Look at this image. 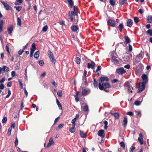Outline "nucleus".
Wrapping results in <instances>:
<instances>
[{"label":"nucleus","mask_w":152,"mask_h":152,"mask_svg":"<svg viewBox=\"0 0 152 152\" xmlns=\"http://www.w3.org/2000/svg\"><path fill=\"white\" fill-rule=\"evenodd\" d=\"M73 11L69 12V15L70 20L74 23H76L78 21V16L77 15V7L74 6L73 8Z\"/></svg>","instance_id":"nucleus-1"},{"label":"nucleus","mask_w":152,"mask_h":152,"mask_svg":"<svg viewBox=\"0 0 152 152\" xmlns=\"http://www.w3.org/2000/svg\"><path fill=\"white\" fill-rule=\"evenodd\" d=\"M98 86L100 90H102L104 88H109L110 87V85L108 83H99Z\"/></svg>","instance_id":"nucleus-2"},{"label":"nucleus","mask_w":152,"mask_h":152,"mask_svg":"<svg viewBox=\"0 0 152 152\" xmlns=\"http://www.w3.org/2000/svg\"><path fill=\"white\" fill-rule=\"evenodd\" d=\"M124 86L127 88L129 92H132L133 88L132 87L131 83H129L128 82H126L124 84Z\"/></svg>","instance_id":"nucleus-3"},{"label":"nucleus","mask_w":152,"mask_h":152,"mask_svg":"<svg viewBox=\"0 0 152 152\" xmlns=\"http://www.w3.org/2000/svg\"><path fill=\"white\" fill-rule=\"evenodd\" d=\"M112 58V61L115 64H119V61L118 58L114 54H111V55Z\"/></svg>","instance_id":"nucleus-4"},{"label":"nucleus","mask_w":152,"mask_h":152,"mask_svg":"<svg viewBox=\"0 0 152 152\" xmlns=\"http://www.w3.org/2000/svg\"><path fill=\"white\" fill-rule=\"evenodd\" d=\"M107 23L108 24L113 27H115L116 26V23L115 20L112 19H110L107 20Z\"/></svg>","instance_id":"nucleus-5"},{"label":"nucleus","mask_w":152,"mask_h":152,"mask_svg":"<svg viewBox=\"0 0 152 152\" xmlns=\"http://www.w3.org/2000/svg\"><path fill=\"white\" fill-rule=\"evenodd\" d=\"M142 83L144 84H146L148 81V77L145 74L142 75Z\"/></svg>","instance_id":"nucleus-6"},{"label":"nucleus","mask_w":152,"mask_h":152,"mask_svg":"<svg viewBox=\"0 0 152 152\" xmlns=\"http://www.w3.org/2000/svg\"><path fill=\"white\" fill-rule=\"evenodd\" d=\"M109 80L108 78L107 77H101L100 78V80H99V83H104V82H107Z\"/></svg>","instance_id":"nucleus-7"},{"label":"nucleus","mask_w":152,"mask_h":152,"mask_svg":"<svg viewBox=\"0 0 152 152\" xmlns=\"http://www.w3.org/2000/svg\"><path fill=\"white\" fill-rule=\"evenodd\" d=\"M82 94L83 95H87V94H89L90 92V90L89 89H83V88H82Z\"/></svg>","instance_id":"nucleus-8"},{"label":"nucleus","mask_w":152,"mask_h":152,"mask_svg":"<svg viewBox=\"0 0 152 152\" xmlns=\"http://www.w3.org/2000/svg\"><path fill=\"white\" fill-rule=\"evenodd\" d=\"M116 71L119 74H122L126 72L124 69L123 67L117 69Z\"/></svg>","instance_id":"nucleus-9"},{"label":"nucleus","mask_w":152,"mask_h":152,"mask_svg":"<svg viewBox=\"0 0 152 152\" xmlns=\"http://www.w3.org/2000/svg\"><path fill=\"white\" fill-rule=\"evenodd\" d=\"M132 56V54L131 53L124 56V58L126 61H129L131 60Z\"/></svg>","instance_id":"nucleus-10"},{"label":"nucleus","mask_w":152,"mask_h":152,"mask_svg":"<svg viewBox=\"0 0 152 152\" xmlns=\"http://www.w3.org/2000/svg\"><path fill=\"white\" fill-rule=\"evenodd\" d=\"M98 135L104 138V137L105 134L104 133V131L103 130H101L98 132Z\"/></svg>","instance_id":"nucleus-11"},{"label":"nucleus","mask_w":152,"mask_h":152,"mask_svg":"<svg viewBox=\"0 0 152 152\" xmlns=\"http://www.w3.org/2000/svg\"><path fill=\"white\" fill-rule=\"evenodd\" d=\"M145 84L142 83L141 85H140L138 91L139 93L142 91L145 88Z\"/></svg>","instance_id":"nucleus-12"},{"label":"nucleus","mask_w":152,"mask_h":152,"mask_svg":"<svg viewBox=\"0 0 152 152\" xmlns=\"http://www.w3.org/2000/svg\"><path fill=\"white\" fill-rule=\"evenodd\" d=\"M143 53H141L137 56L136 58V59L138 60L137 62H139L140 60L143 58Z\"/></svg>","instance_id":"nucleus-13"},{"label":"nucleus","mask_w":152,"mask_h":152,"mask_svg":"<svg viewBox=\"0 0 152 152\" xmlns=\"http://www.w3.org/2000/svg\"><path fill=\"white\" fill-rule=\"evenodd\" d=\"M71 29L73 32H76L78 29V27L77 26L73 25L71 27Z\"/></svg>","instance_id":"nucleus-14"},{"label":"nucleus","mask_w":152,"mask_h":152,"mask_svg":"<svg viewBox=\"0 0 152 152\" xmlns=\"http://www.w3.org/2000/svg\"><path fill=\"white\" fill-rule=\"evenodd\" d=\"M2 4L4 5V8L7 10H9L10 9V7L9 5L7 3H6L3 1L1 2Z\"/></svg>","instance_id":"nucleus-15"},{"label":"nucleus","mask_w":152,"mask_h":152,"mask_svg":"<svg viewBox=\"0 0 152 152\" xmlns=\"http://www.w3.org/2000/svg\"><path fill=\"white\" fill-rule=\"evenodd\" d=\"M95 65V63L93 61H91V63H88L87 67L88 68H91V69H93L94 68Z\"/></svg>","instance_id":"nucleus-16"},{"label":"nucleus","mask_w":152,"mask_h":152,"mask_svg":"<svg viewBox=\"0 0 152 152\" xmlns=\"http://www.w3.org/2000/svg\"><path fill=\"white\" fill-rule=\"evenodd\" d=\"M143 137L142 134L140 133L139 134V137L138 138V140L140 142V145H142L143 143L142 142Z\"/></svg>","instance_id":"nucleus-17"},{"label":"nucleus","mask_w":152,"mask_h":152,"mask_svg":"<svg viewBox=\"0 0 152 152\" xmlns=\"http://www.w3.org/2000/svg\"><path fill=\"white\" fill-rule=\"evenodd\" d=\"M133 22L132 20L129 19L127 21V26L129 27H131L132 25Z\"/></svg>","instance_id":"nucleus-18"},{"label":"nucleus","mask_w":152,"mask_h":152,"mask_svg":"<svg viewBox=\"0 0 152 152\" xmlns=\"http://www.w3.org/2000/svg\"><path fill=\"white\" fill-rule=\"evenodd\" d=\"M36 49L37 48L36 46V44L35 42H34L31 45L30 51L34 52V51L36 50Z\"/></svg>","instance_id":"nucleus-19"},{"label":"nucleus","mask_w":152,"mask_h":152,"mask_svg":"<svg viewBox=\"0 0 152 152\" xmlns=\"http://www.w3.org/2000/svg\"><path fill=\"white\" fill-rule=\"evenodd\" d=\"M127 119L126 117H124V120L123 121V126L124 127H125L127 126Z\"/></svg>","instance_id":"nucleus-20"},{"label":"nucleus","mask_w":152,"mask_h":152,"mask_svg":"<svg viewBox=\"0 0 152 152\" xmlns=\"http://www.w3.org/2000/svg\"><path fill=\"white\" fill-rule=\"evenodd\" d=\"M142 70V67L141 66L140 68L139 67H136V73L137 74H139L141 72Z\"/></svg>","instance_id":"nucleus-21"},{"label":"nucleus","mask_w":152,"mask_h":152,"mask_svg":"<svg viewBox=\"0 0 152 152\" xmlns=\"http://www.w3.org/2000/svg\"><path fill=\"white\" fill-rule=\"evenodd\" d=\"M54 143V142L53 141V138L52 137H50L49 140V142L47 146L48 147H49Z\"/></svg>","instance_id":"nucleus-22"},{"label":"nucleus","mask_w":152,"mask_h":152,"mask_svg":"<svg viewBox=\"0 0 152 152\" xmlns=\"http://www.w3.org/2000/svg\"><path fill=\"white\" fill-rule=\"evenodd\" d=\"M13 30V26L12 25L8 27L7 28L8 34H10L12 33Z\"/></svg>","instance_id":"nucleus-23"},{"label":"nucleus","mask_w":152,"mask_h":152,"mask_svg":"<svg viewBox=\"0 0 152 152\" xmlns=\"http://www.w3.org/2000/svg\"><path fill=\"white\" fill-rule=\"evenodd\" d=\"M51 61L53 63L55 64L56 61L53 55H52L51 56H49Z\"/></svg>","instance_id":"nucleus-24"},{"label":"nucleus","mask_w":152,"mask_h":152,"mask_svg":"<svg viewBox=\"0 0 152 152\" xmlns=\"http://www.w3.org/2000/svg\"><path fill=\"white\" fill-rule=\"evenodd\" d=\"M124 38L125 39V43L126 44H127L128 43H129L131 42L129 38L128 37L125 36L124 37Z\"/></svg>","instance_id":"nucleus-25"},{"label":"nucleus","mask_w":152,"mask_h":152,"mask_svg":"<svg viewBox=\"0 0 152 152\" xmlns=\"http://www.w3.org/2000/svg\"><path fill=\"white\" fill-rule=\"evenodd\" d=\"M2 70H3L4 72L5 71L8 72L9 71V68L6 66H2Z\"/></svg>","instance_id":"nucleus-26"},{"label":"nucleus","mask_w":152,"mask_h":152,"mask_svg":"<svg viewBox=\"0 0 152 152\" xmlns=\"http://www.w3.org/2000/svg\"><path fill=\"white\" fill-rule=\"evenodd\" d=\"M120 32H122V29L124 28V25L123 23H120L118 27Z\"/></svg>","instance_id":"nucleus-27"},{"label":"nucleus","mask_w":152,"mask_h":152,"mask_svg":"<svg viewBox=\"0 0 152 152\" xmlns=\"http://www.w3.org/2000/svg\"><path fill=\"white\" fill-rule=\"evenodd\" d=\"M147 22L148 23H151L152 22V16L151 15H148L147 18Z\"/></svg>","instance_id":"nucleus-28"},{"label":"nucleus","mask_w":152,"mask_h":152,"mask_svg":"<svg viewBox=\"0 0 152 152\" xmlns=\"http://www.w3.org/2000/svg\"><path fill=\"white\" fill-rule=\"evenodd\" d=\"M39 51H37L36 52L34 55V57L36 59H38L39 57Z\"/></svg>","instance_id":"nucleus-29"},{"label":"nucleus","mask_w":152,"mask_h":152,"mask_svg":"<svg viewBox=\"0 0 152 152\" xmlns=\"http://www.w3.org/2000/svg\"><path fill=\"white\" fill-rule=\"evenodd\" d=\"M83 110L85 112H87L88 111V107L87 105H85L82 107Z\"/></svg>","instance_id":"nucleus-30"},{"label":"nucleus","mask_w":152,"mask_h":152,"mask_svg":"<svg viewBox=\"0 0 152 152\" xmlns=\"http://www.w3.org/2000/svg\"><path fill=\"white\" fill-rule=\"evenodd\" d=\"M80 134L81 137L82 138H86V134H85L83 132L81 131H80Z\"/></svg>","instance_id":"nucleus-31"},{"label":"nucleus","mask_w":152,"mask_h":152,"mask_svg":"<svg viewBox=\"0 0 152 152\" xmlns=\"http://www.w3.org/2000/svg\"><path fill=\"white\" fill-rule=\"evenodd\" d=\"M83 82H84V83L85 85L86 86H87L88 84L87 81V79L86 77H83Z\"/></svg>","instance_id":"nucleus-32"},{"label":"nucleus","mask_w":152,"mask_h":152,"mask_svg":"<svg viewBox=\"0 0 152 152\" xmlns=\"http://www.w3.org/2000/svg\"><path fill=\"white\" fill-rule=\"evenodd\" d=\"M23 2V0H16V1L15 2L14 4L15 5H19L20 4L19 3H21Z\"/></svg>","instance_id":"nucleus-33"},{"label":"nucleus","mask_w":152,"mask_h":152,"mask_svg":"<svg viewBox=\"0 0 152 152\" xmlns=\"http://www.w3.org/2000/svg\"><path fill=\"white\" fill-rule=\"evenodd\" d=\"M75 61L76 63L77 64H79L80 63V58L78 57H77L75 58Z\"/></svg>","instance_id":"nucleus-34"},{"label":"nucleus","mask_w":152,"mask_h":152,"mask_svg":"<svg viewBox=\"0 0 152 152\" xmlns=\"http://www.w3.org/2000/svg\"><path fill=\"white\" fill-rule=\"evenodd\" d=\"M56 103L59 107V109L60 110H62V107L60 103L59 102L58 100L57 99H56Z\"/></svg>","instance_id":"nucleus-35"},{"label":"nucleus","mask_w":152,"mask_h":152,"mask_svg":"<svg viewBox=\"0 0 152 152\" xmlns=\"http://www.w3.org/2000/svg\"><path fill=\"white\" fill-rule=\"evenodd\" d=\"M67 1L68 2V3L71 7V8H72L73 5V3L72 0H67Z\"/></svg>","instance_id":"nucleus-36"},{"label":"nucleus","mask_w":152,"mask_h":152,"mask_svg":"<svg viewBox=\"0 0 152 152\" xmlns=\"http://www.w3.org/2000/svg\"><path fill=\"white\" fill-rule=\"evenodd\" d=\"M17 20L18 25L19 26H20L21 24V19L19 18H17Z\"/></svg>","instance_id":"nucleus-37"},{"label":"nucleus","mask_w":152,"mask_h":152,"mask_svg":"<svg viewBox=\"0 0 152 152\" xmlns=\"http://www.w3.org/2000/svg\"><path fill=\"white\" fill-rule=\"evenodd\" d=\"M14 8H16V10L18 11H20L22 8V7L20 6H15Z\"/></svg>","instance_id":"nucleus-38"},{"label":"nucleus","mask_w":152,"mask_h":152,"mask_svg":"<svg viewBox=\"0 0 152 152\" xmlns=\"http://www.w3.org/2000/svg\"><path fill=\"white\" fill-rule=\"evenodd\" d=\"M20 64L19 62H18L16 64V66H15V69L16 70H18L19 69L20 66Z\"/></svg>","instance_id":"nucleus-39"},{"label":"nucleus","mask_w":152,"mask_h":152,"mask_svg":"<svg viewBox=\"0 0 152 152\" xmlns=\"http://www.w3.org/2000/svg\"><path fill=\"white\" fill-rule=\"evenodd\" d=\"M94 83H93L94 87H97V84L96 81L94 78H93Z\"/></svg>","instance_id":"nucleus-40"},{"label":"nucleus","mask_w":152,"mask_h":152,"mask_svg":"<svg viewBox=\"0 0 152 152\" xmlns=\"http://www.w3.org/2000/svg\"><path fill=\"white\" fill-rule=\"evenodd\" d=\"M146 33L148 34H149L150 36H152V30L149 29L146 31Z\"/></svg>","instance_id":"nucleus-41"},{"label":"nucleus","mask_w":152,"mask_h":152,"mask_svg":"<svg viewBox=\"0 0 152 152\" xmlns=\"http://www.w3.org/2000/svg\"><path fill=\"white\" fill-rule=\"evenodd\" d=\"M109 2L112 6L114 5L115 3V1L114 0H110Z\"/></svg>","instance_id":"nucleus-42"},{"label":"nucleus","mask_w":152,"mask_h":152,"mask_svg":"<svg viewBox=\"0 0 152 152\" xmlns=\"http://www.w3.org/2000/svg\"><path fill=\"white\" fill-rule=\"evenodd\" d=\"M104 128L105 129H107V125L108 124V122L107 121H105L104 122Z\"/></svg>","instance_id":"nucleus-43"},{"label":"nucleus","mask_w":152,"mask_h":152,"mask_svg":"<svg viewBox=\"0 0 152 152\" xmlns=\"http://www.w3.org/2000/svg\"><path fill=\"white\" fill-rule=\"evenodd\" d=\"M127 2L126 0H119V3L121 4H123Z\"/></svg>","instance_id":"nucleus-44"},{"label":"nucleus","mask_w":152,"mask_h":152,"mask_svg":"<svg viewBox=\"0 0 152 152\" xmlns=\"http://www.w3.org/2000/svg\"><path fill=\"white\" fill-rule=\"evenodd\" d=\"M114 116L115 118L116 119H118L119 116V114L118 113H114Z\"/></svg>","instance_id":"nucleus-45"},{"label":"nucleus","mask_w":152,"mask_h":152,"mask_svg":"<svg viewBox=\"0 0 152 152\" xmlns=\"http://www.w3.org/2000/svg\"><path fill=\"white\" fill-rule=\"evenodd\" d=\"M64 126V125L63 124H60L57 127V129L58 130H59L61 128H62L63 126Z\"/></svg>","instance_id":"nucleus-46"},{"label":"nucleus","mask_w":152,"mask_h":152,"mask_svg":"<svg viewBox=\"0 0 152 152\" xmlns=\"http://www.w3.org/2000/svg\"><path fill=\"white\" fill-rule=\"evenodd\" d=\"M48 27L47 25L45 26L42 28V31L44 32H45L47 30Z\"/></svg>","instance_id":"nucleus-47"},{"label":"nucleus","mask_w":152,"mask_h":152,"mask_svg":"<svg viewBox=\"0 0 152 152\" xmlns=\"http://www.w3.org/2000/svg\"><path fill=\"white\" fill-rule=\"evenodd\" d=\"M141 102L140 101H136L135 102L134 104L136 106H139Z\"/></svg>","instance_id":"nucleus-48"},{"label":"nucleus","mask_w":152,"mask_h":152,"mask_svg":"<svg viewBox=\"0 0 152 152\" xmlns=\"http://www.w3.org/2000/svg\"><path fill=\"white\" fill-rule=\"evenodd\" d=\"M11 128H9L8 129L7 133V134L8 136H10L11 134Z\"/></svg>","instance_id":"nucleus-49"},{"label":"nucleus","mask_w":152,"mask_h":152,"mask_svg":"<svg viewBox=\"0 0 152 152\" xmlns=\"http://www.w3.org/2000/svg\"><path fill=\"white\" fill-rule=\"evenodd\" d=\"M62 92L61 91H59L57 93V95L59 97H61L62 95Z\"/></svg>","instance_id":"nucleus-50"},{"label":"nucleus","mask_w":152,"mask_h":152,"mask_svg":"<svg viewBox=\"0 0 152 152\" xmlns=\"http://www.w3.org/2000/svg\"><path fill=\"white\" fill-rule=\"evenodd\" d=\"M18 81L20 83V88H23V84L22 83H21V80L20 79H19L18 80Z\"/></svg>","instance_id":"nucleus-51"},{"label":"nucleus","mask_w":152,"mask_h":152,"mask_svg":"<svg viewBox=\"0 0 152 152\" xmlns=\"http://www.w3.org/2000/svg\"><path fill=\"white\" fill-rule=\"evenodd\" d=\"M75 128H74L73 127L69 129V131L71 133H74L75 132Z\"/></svg>","instance_id":"nucleus-52"},{"label":"nucleus","mask_w":152,"mask_h":152,"mask_svg":"<svg viewBox=\"0 0 152 152\" xmlns=\"http://www.w3.org/2000/svg\"><path fill=\"white\" fill-rule=\"evenodd\" d=\"M39 64L40 66H42L44 64V62L42 60H41L39 62Z\"/></svg>","instance_id":"nucleus-53"},{"label":"nucleus","mask_w":152,"mask_h":152,"mask_svg":"<svg viewBox=\"0 0 152 152\" xmlns=\"http://www.w3.org/2000/svg\"><path fill=\"white\" fill-rule=\"evenodd\" d=\"M135 149V147L134 146L131 147L129 149V152H133L134 150Z\"/></svg>","instance_id":"nucleus-54"},{"label":"nucleus","mask_w":152,"mask_h":152,"mask_svg":"<svg viewBox=\"0 0 152 152\" xmlns=\"http://www.w3.org/2000/svg\"><path fill=\"white\" fill-rule=\"evenodd\" d=\"M7 121V118L6 117H4L3 118V119L2 120V122L3 123H6Z\"/></svg>","instance_id":"nucleus-55"},{"label":"nucleus","mask_w":152,"mask_h":152,"mask_svg":"<svg viewBox=\"0 0 152 152\" xmlns=\"http://www.w3.org/2000/svg\"><path fill=\"white\" fill-rule=\"evenodd\" d=\"M11 92L10 90H8V94L7 95L6 97L8 98L11 95Z\"/></svg>","instance_id":"nucleus-56"},{"label":"nucleus","mask_w":152,"mask_h":152,"mask_svg":"<svg viewBox=\"0 0 152 152\" xmlns=\"http://www.w3.org/2000/svg\"><path fill=\"white\" fill-rule=\"evenodd\" d=\"M120 145L122 147H123L124 148H125V144L123 142H120Z\"/></svg>","instance_id":"nucleus-57"},{"label":"nucleus","mask_w":152,"mask_h":152,"mask_svg":"<svg viewBox=\"0 0 152 152\" xmlns=\"http://www.w3.org/2000/svg\"><path fill=\"white\" fill-rule=\"evenodd\" d=\"M6 49L7 52L9 54L10 53V51H9V48L8 46V45H7L6 46Z\"/></svg>","instance_id":"nucleus-58"},{"label":"nucleus","mask_w":152,"mask_h":152,"mask_svg":"<svg viewBox=\"0 0 152 152\" xmlns=\"http://www.w3.org/2000/svg\"><path fill=\"white\" fill-rule=\"evenodd\" d=\"M18 140L17 137L16 138V140L15 142V146H16L17 145H18Z\"/></svg>","instance_id":"nucleus-59"},{"label":"nucleus","mask_w":152,"mask_h":152,"mask_svg":"<svg viewBox=\"0 0 152 152\" xmlns=\"http://www.w3.org/2000/svg\"><path fill=\"white\" fill-rule=\"evenodd\" d=\"M48 53L49 56H51L53 54L51 52V51L50 50H48Z\"/></svg>","instance_id":"nucleus-60"},{"label":"nucleus","mask_w":152,"mask_h":152,"mask_svg":"<svg viewBox=\"0 0 152 152\" xmlns=\"http://www.w3.org/2000/svg\"><path fill=\"white\" fill-rule=\"evenodd\" d=\"M126 114L130 116H132L133 115V113L132 112H128L126 113Z\"/></svg>","instance_id":"nucleus-61"},{"label":"nucleus","mask_w":152,"mask_h":152,"mask_svg":"<svg viewBox=\"0 0 152 152\" xmlns=\"http://www.w3.org/2000/svg\"><path fill=\"white\" fill-rule=\"evenodd\" d=\"M135 112L137 113L136 114L137 115L139 116H141V114L140 112L139 111H137L136 110V111H135Z\"/></svg>","instance_id":"nucleus-62"},{"label":"nucleus","mask_w":152,"mask_h":152,"mask_svg":"<svg viewBox=\"0 0 152 152\" xmlns=\"http://www.w3.org/2000/svg\"><path fill=\"white\" fill-rule=\"evenodd\" d=\"M23 51H24L23 50L20 49L18 51V53L20 55H21L23 53Z\"/></svg>","instance_id":"nucleus-63"},{"label":"nucleus","mask_w":152,"mask_h":152,"mask_svg":"<svg viewBox=\"0 0 152 152\" xmlns=\"http://www.w3.org/2000/svg\"><path fill=\"white\" fill-rule=\"evenodd\" d=\"M134 21L136 23H137L139 21L138 18L137 17H134Z\"/></svg>","instance_id":"nucleus-64"}]
</instances>
